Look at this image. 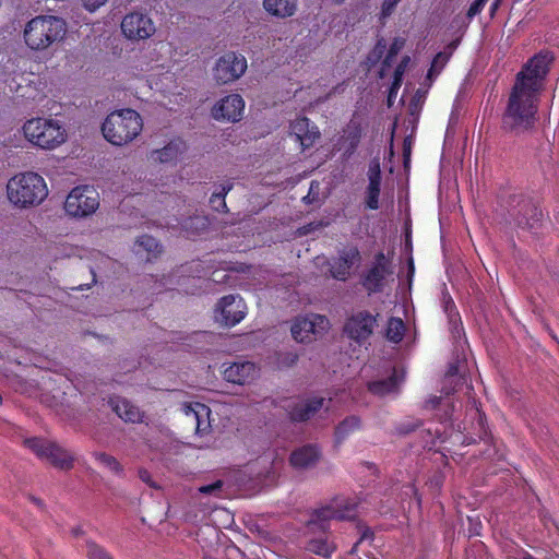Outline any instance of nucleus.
I'll list each match as a JSON object with an SVG mask.
<instances>
[{"label": "nucleus", "instance_id": "f257e3e1", "mask_svg": "<svg viewBox=\"0 0 559 559\" xmlns=\"http://www.w3.org/2000/svg\"><path fill=\"white\" fill-rule=\"evenodd\" d=\"M550 60L547 53L536 55L518 73L503 115L507 129L520 132L534 126Z\"/></svg>", "mask_w": 559, "mask_h": 559}, {"label": "nucleus", "instance_id": "f03ea898", "mask_svg": "<svg viewBox=\"0 0 559 559\" xmlns=\"http://www.w3.org/2000/svg\"><path fill=\"white\" fill-rule=\"evenodd\" d=\"M47 195V183L37 173H19L8 180L7 198L16 209L37 206L44 202Z\"/></svg>", "mask_w": 559, "mask_h": 559}, {"label": "nucleus", "instance_id": "7ed1b4c3", "mask_svg": "<svg viewBox=\"0 0 559 559\" xmlns=\"http://www.w3.org/2000/svg\"><path fill=\"white\" fill-rule=\"evenodd\" d=\"M142 130L141 115L130 108L110 112L102 124L105 140L115 146H123L133 142Z\"/></svg>", "mask_w": 559, "mask_h": 559}, {"label": "nucleus", "instance_id": "20e7f679", "mask_svg": "<svg viewBox=\"0 0 559 559\" xmlns=\"http://www.w3.org/2000/svg\"><path fill=\"white\" fill-rule=\"evenodd\" d=\"M66 33L67 24L62 19L52 15H39L25 25L23 37L29 49L41 51L61 41Z\"/></svg>", "mask_w": 559, "mask_h": 559}, {"label": "nucleus", "instance_id": "39448f33", "mask_svg": "<svg viewBox=\"0 0 559 559\" xmlns=\"http://www.w3.org/2000/svg\"><path fill=\"white\" fill-rule=\"evenodd\" d=\"M22 132L29 144L46 151L57 148L66 142L68 136L64 126L50 117H35L26 120Z\"/></svg>", "mask_w": 559, "mask_h": 559}, {"label": "nucleus", "instance_id": "423d86ee", "mask_svg": "<svg viewBox=\"0 0 559 559\" xmlns=\"http://www.w3.org/2000/svg\"><path fill=\"white\" fill-rule=\"evenodd\" d=\"M355 516V503L347 498L337 497L324 507L316 510L308 521L309 531L324 532L329 527L331 520H349Z\"/></svg>", "mask_w": 559, "mask_h": 559}, {"label": "nucleus", "instance_id": "0eeeda50", "mask_svg": "<svg viewBox=\"0 0 559 559\" xmlns=\"http://www.w3.org/2000/svg\"><path fill=\"white\" fill-rule=\"evenodd\" d=\"M99 207L98 192L88 186L73 188L64 202L67 214L72 217H86L96 212Z\"/></svg>", "mask_w": 559, "mask_h": 559}, {"label": "nucleus", "instance_id": "6e6552de", "mask_svg": "<svg viewBox=\"0 0 559 559\" xmlns=\"http://www.w3.org/2000/svg\"><path fill=\"white\" fill-rule=\"evenodd\" d=\"M330 329V321L321 314L298 317L292 325L293 337L300 343H309L321 337Z\"/></svg>", "mask_w": 559, "mask_h": 559}, {"label": "nucleus", "instance_id": "1a4fd4ad", "mask_svg": "<svg viewBox=\"0 0 559 559\" xmlns=\"http://www.w3.org/2000/svg\"><path fill=\"white\" fill-rule=\"evenodd\" d=\"M247 67V60L242 55L229 51L216 61L213 78L217 84H228L241 78Z\"/></svg>", "mask_w": 559, "mask_h": 559}, {"label": "nucleus", "instance_id": "9d476101", "mask_svg": "<svg viewBox=\"0 0 559 559\" xmlns=\"http://www.w3.org/2000/svg\"><path fill=\"white\" fill-rule=\"evenodd\" d=\"M24 444L38 457L48 460L56 467L69 469L73 464V456L59 445L39 438H29Z\"/></svg>", "mask_w": 559, "mask_h": 559}, {"label": "nucleus", "instance_id": "9b49d317", "mask_svg": "<svg viewBox=\"0 0 559 559\" xmlns=\"http://www.w3.org/2000/svg\"><path fill=\"white\" fill-rule=\"evenodd\" d=\"M246 314L247 306L239 295L222 297L214 309V320L225 326H235Z\"/></svg>", "mask_w": 559, "mask_h": 559}, {"label": "nucleus", "instance_id": "f8f14e48", "mask_svg": "<svg viewBox=\"0 0 559 559\" xmlns=\"http://www.w3.org/2000/svg\"><path fill=\"white\" fill-rule=\"evenodd\" d=\"M121 32L129 40H144L155 34V24L152 19L140 12L127 14L121 21Z\"/></svg>", "mask_w": 559, "mask_h": 559}, {"label": "nucleus", "instance_id": "ddd939ff", "mask_svg": "<svg viewBox=\"0 0 559 559\" xmlns=\"http://www.w3.org/2000/svg\"><path fill=\"white\" fill-rule=\"evenodd\" d=\"M243 111V98L239 94H229L214 104L212 117L218 121L237 122L242 118Z\"/></svg>", "mask_w": 559, "mask_h": 559}, {"label": "nucleus", "instance_id": "4468645a", "mask_svg": "<svg viewBox=\"0 0 559 559\" xmlns=\"http://www.w3.org/2000/svg\"><path fill=\"white\" fill-rule=\"evenodd\" d=\"M181 411L186 418L194 425L195 432L203 435L211 428V409L205 404L193 402L185 403Z\"/></svg>", "mask_w": 559, "mask_h": 559}, {"label": "nucleus", "instance_id": "2eb2a0df", "mask_svg": "<svg viewBox=\"0 0 559 559\" xmlns=\"http://www.w3.org/2000/svg\"><path fill=\"white\" fill-rule=\"evenodd\" d=\"M376 323V317L372 314L358 312L347 321L345 332L350 338L362 341L372 334Z\"/></svg>", "mask_w": 559, "mask_h": 559}, {"label": "nucleus", "instance_id": "dca6fc26", "mask_svg": "<svg viewBox=\"0 0 559 559\" xmlns=\"http://www.w3.org/2000/svg\"><path fill=\"white\" fill-rule=\"evenodd\" d=\"M323 399H313L310 401H304L300 399H290L285 402V408L287 409L293 420H307L313 416L321 407H323Z\"/></svg>", "mask_w": 559, "mask_h": 559}, {"label": "nucleus", "instance_id": "f3484780", "mask_svg": "<svg viewBox=\"0 0 559 559\" xmlns=\"http://www.w3.org/2000/svg\"><path fill=\"white\" fill-rule=\"evenodd\" d=\"M359 262L360 253L357 248L344 249L331 264L332 276L336 280H345L350 274V270Z\"/></svg>", "mask_w": 559, "mask_h": 559}, {"label": "nucleus", "instance_id": "a211bd4d", "mask_svg": "<svg viewBox=\"0 0 559 559\" xmlns=\"http://www.w3.org/2000/svg\"><path fill=\"white\" fill-rule=\"evenodd\" d=\"M224 378L231 383H250L259 376L258 367L250 361L234 362L224 369Z\"/></svg>", "mask_w": 559, "mask_h": 559}, {"label": "nucleus", "instance_id": "6ab92c4d", "mask_svg": "<svg viewBox=\"0 0 559 559\" xmlns=\"http://www.w3.org/2000/svg\"><path fill=\"white\" fill-rule=\"evenodd\" d=\"M290 133L295 135L302 150L312 146L320 136L317 126L311 124L305 117L297 118L290 123Z\"/></svg>", "mask_w": 559, "mask_h": 559}, {"label": "nucleus", "instance_id": "aec40b11", "mask_svg": "<svg viewBox=\"0 0 559 559\" xmlns=\"http://www.w3.org/2000/svg\"><path fill=\"white\" fill-rule=\"evenodd\" d=\"M320 459V451L316 445H304L290 454V464L298 469H306L314 466Z\"/></svg>", "mask_w": 559, "mask_h": 559}, {"label": "nucleus", "instance_id": "412c9836", "mask_svg": "<svg viewBox=\"0 0 559 559\" xmlns=\"http://www.w3.org/2000/svg\"><path fill=\"white\" fill-rule=\"evenodd\" d=\"M181 153V143L171 141L163 148L153 150L148 155V162L153 165L171 164L176 162Z\"/></svg>", "mask_w": 559, "mask_h": 559}, {"label": "nucleus", "instance_id": "4be33fe9", "mask_svg": "<svg viewBox=\"0 0 559 559\" xmlns=\"http://www.w3.org/2000/svg\"><path fill=\"white\" fill-rule=\"evenodd\" d=\"M264 10L272 16L286 19L297 11V0H263Z\"/></svg>", "mask_w": 559, "mask_h": 559}, {"label": "nucleus", "instance_id": "5701e85b", "mask_svg": "<svg viewBox=\"0 0 559 559\" xmlns=\"http://www.w3.org/2000/svg\"><path fill=\"white\" fill-rule=\"evenodd\" d=\"M110 405L112 411L124 421L138 423L142 419L141 411L124 399H111Z\"/></svg>", "mask_w": 559, "mask_h": 559}, {"label": "nucleus", "instance_id": "b1692460", "mask_svg": "<svg viewBox=\"0 0 559 559\" xmlns=\"http://www.w3.org/2000/svg\"><path fill=\"white\" fill-rule=\"evenodd\" d=\"M384 255L379 254L377 265L373 266L365 277V286L371 290L377 292L380 289L384 275L386 273L384 265Z\"/></svg>", "mask_w": 559, "mask_h": 559}, {"label": "nucleus", "instance_id": "393cba45", "mask_svg": "<svg viewBox=\"0 0 559 559\" xmlns=\"http://www.w3.org/2000/svg\"><path fill=\"white\" fill-rule=\"evenodd\" d=\"M455 47L456 44L452 43L451 45H449L445 51H441L435 56L427 73V80L430 81V83L441 73V71L450 60Z\"/></svg>", "mask_w": 559, "mask_h": 559}, {"label": "nucleus", "instance_id": "a878e982", "mask_svg": "<svg viewBox=\"0 0 559 559\" xmlns=\"http://www.w3.org/2000/svg\"><path fill=\"white\" fill-rule=\"evenodd\" d=\"M307 548L309 551L318 556H321L323 558H330L332 554L335 551L336 546L326 536H321L317 538H311L308 542Z\"/></svg>", "mask_w": 559, "mask_h": 559}, {"label": "nucleus", "instance_id": "bb28decb", "mask_svg": "<svg viewBox=\"0 0 559 559\" xmlns=\"http://www.w3.org/2000/svg\"><path fill=\"white\" fill-rule=\"evenodd\" d=\"M401 381V378L394 372L386 379L372 381L368 383V389L374 394L384 395L393 392Z\"/></svg>", "mask_w": 559, "mask_h": 559}, {"label": "nucleus", "instance_id": "cd10ccee", "mask_svg": "<svg viewBox=\"0 0 559 559\" xmlns=\"http://www.w3.org/2000/svg\"><path fill=\"white\" fill-rule=\"evenodd\" d=\"M405 46V39L403 37H396L393 39L389 51L385 56V59L383 61V64L379 71L380 78H384L386 75L388 69L391 67V63L393 62L396 55L404 48Z\"/></svg>", "mask_w": 559, "mask_h": 559}, {"label": "nucleus", "instance_id": "c85d7f7f", "mask_svg": "<svg viewBox=\"0 0 559 559\" xmlns=\"http://www.w3.org/2000/svg\"><path fill=\"white\" fill-rule=\"evenodd\" d=\"M405 334V324L402 319L391 318L388 321L385 336L390 342L399 343Z\"/></svg>", "mask_w": 559, "mask_h": 559}, {"label": "nucleus", "instance_id": "c756f323", "mask_svg": "<svg viewBox=\"0 0 559 559\" xmlns=\"http://www.w3.org/2000/svg\"><path fill=\"white\" fill-rule=\"evenodd\" d=\"M409 62H411V58L406 56V57H403V59L396 67L395 71H394L393 82L390 87L389 99H391L397 93V91L402 84L403 75H404Z\"/></svg>", "mask_w": 559, "mask_h": 559}, {"label": "nucleus", "instance_id": "7c9ffc66", "mask_svg": "<svg viewBox=\"0 0 559 559\" xmlns=\"http://www.w3.org/2000/svg\"><path fill=\"white\" fill-rule=\"evenodd\" d=\"M360 425V421L357 417L352 416L346 418L344 421H342L337 428H336V438L338 440H342L348 435L349 432L358 429Z\"/></svg>", "mask_w": 559, "mask_h": 559}, {"label": "nucleus", "instance_id": "2f4dec72", "mask_svg": "<svg viewBox=\"0 0 559 559\" xmlns=\"http://www.w3.org/2000/svg\"><path fill=\"white\" fill-rule=\"evenodd\" d=\"M380 183L369 181L367 188V206L371 210H377L379 207V194H380Z\"/></svg>", "mask_w": 559, "mask_h": 559}, {"label": "nucleus", "instance_id": "473e14b6", "mask_svg": "<svg viewBox=\"0 0 559 559\" xmlns=\"http://www.w3.org/2000/svg\"><path fill=\"white\" fill-rule=\"evenodd\" d=\"M95 459L97 462H99L102 465H104L105 467H107L109 471H111L114 473H119L121 471V467H120V464L118 463V461L115 457H112L106 453H96Z\"/></svg>", "mask_w": 559, "mask_h": 559}, {"label": "nucleus", "instance_id": "72a5a7b5", "mask_svg": "<svg viewBox=\"0 0 559 559\" xmlns=\"http://www.w3.org/2000/svg\"><path fill=\"white\" fill-rule=\"evenodd\" d=\"M136 246L143 248L148 253H155L158 251V242L151 236H142L136 240Z\"/></svg>", "mask_w": 559, "mask_h": 559}, {"label": "nucleus", "instance_id": "f704fd0d", "mask_svg": "<svg viewBox=\"0 0 559 559\" xmlns=\"http://www.w3.org/2000/svg\"><path fill=\"white\" fill-rule=\"evenodd\" d=\"M205 226L206 221L204 217L201 216L191 217L183 225L187 236H192L194 234L192 230H190V228L194 227L195 229H201L204 228Z\"/></svg>", "mask_w": 559, "mask_h": 559}, {"label": "nucleus", "instance_id": "c9c22d12", "mask_svg": "<svg viewBox=\"0 0 559 559\" xmlns=\"http://www.w3.org/2000/svg\"><path fill=\"white\" fill-rule=\"evenodd\" d=\"M87 556L90 559H112L103 548L94 543L87 544Z\"/></svg>", "mask_w": 559, "mask_h": 559}, {"label": "nucleus", "instance_id": "e433bc0d", "mask_svg": "<svg viewBox=\"0 0 559 559\" xmlns=\"http://www.w3.org/2000/svg\"><path fill=\"white\" fill-rule=\"evenodd\" d=\"M368 179L373 182H381V169L379 162H371L368 169Z\"/></svg>", "mask_w": 559, "mask_h": 559}, {"label": "nucleus", "instance_id": "4c0bfd02", "mask_svg": "<svg viewBox=\"0 0 559 559\" xmlns=\"http://www.w3.org/2000/svg\"><path fill=\"white\" fill-rule=\"evenodd\" d=\"M385 48H386L385 43L383 40H379L369 57V61L372 63L377 62L378 59L384 53Z\"/></svg>", "mask_w": 559, "mask_h": 559}, {"label": "nucleus", "instance_id": "58836bf2", "mask_svg": "<svg viewBox=\"0 0 559 559\" xmlns=\"http://www.w3.org/2000/svg\"><path fill=\"white\" fill-rule=\"evenodd\" d=\"M487 1L488 0H475L467 11V16L472 19L478 13H480Z\"/></svg>", "mask_w": 559, "mask_h": 559}, {"label": "nucleus", "instance_id": "ea45409f", "mask_svg": "<svg viewBox=\"0 0 559 559\" xmlns=\"http://www.w3.org/2000/svg\"><path fill=\"white\" fill-rule=\"evenodd\" d=\"M231 189V186H228V187H224L223 188V191L221 193H214L211 198V203L215 206L216 202H218L219 204L223 205V207L226 206L225 204V195L227 194V192Z\"/></svg>", "mask_w": 559, "mask_h": 559}, {"label": "nucleus", "instance_id": "a19ab883", "mask_svg": "<svg viewBox=\"0 0 559 559\" xmlns=\"http://www.w3.org/2000/svg\"><path fill=\"white\" fill-rule=\"evenodd\" d=\"M107 0H83L84 8L90 12L96 11L98 8L104 5Z\"/></svg>", "mask_w": 559, "mask_h": 559}, {"label": "nucleus", "instance_id": "79ce46f5", "mask_svg": "<svg viewBox=\"0 0 559 559\" xmlns=\"http://www.w3.org/2000/svg\"><path fill=\"white\" fill-rule=\"evenodd\" d=\"M399 1L400 0H384L382 4V14L384 16L390 15Z\"/></svg>", "mask_w": 559, "mask_h": 559}, {"label": "nucleus", "instance_id": "37998d69", "mask_svg": "<svg viewBox=\"0 0 559 559\" xmlns=\"http://www.w3.org/2000/svg\"><path fill=\"white\" fill-rule=\"evenodd\" d=\"M221 486H222V483L221 481H216V483L207 485V486H202V487H200L199 490L202 493H212L215 490H217L218 488H221Z\"/></svg>", "mask_w": 559, "mask_h": 559}, {"label": "nucleus", "instance_id": "c03bdc74", "mask_svg": "<svg viewBox=\"0 0 559 559\" xmlns=\"http://www.w3.org/2000/svg\"><path fill=\"white\" fill-rule=\"evenodd\" d=\"M459 373L457 368L451 367L445 376V382L452 383L456 380V376Z\"/></svg>", "mask_w": 559, "mask_h": 559}, {"label": "nucleus", "instance_id": "a18cd8bd", "mask_svg": "<svg viewBox=\"0 0 559 559\" xmlns=\"http://www.w3.org/2000/svg\"><path fill=\"white\" fill-rule=\"evenodd\" d=\"M441 403L440 397H431L427 401V407L435 408Z\"/></svg>", "mask_w": 559, "mask_h": 559}, {"label": "nucleus", "instance_id": "49530a36", "mask_svg": "<svg viewBox=\"0 0 559 559\" xmlns=\"http://www.w3.org/2000/svg\"><path fill=\"white\" fill-rule=\"evenodd\" d=\"M140 478L145 481V483H148L150 481V474L148 472L146 471H140Z\"/></svg>", "mask_w": 559, "mask_h": 559}, {"label": "nucleus", "instance_id": "de8ad7c7", "mask_svg": "<svg viewBox=\"0 0 559 559\" xmlns=\"http://www.w3.org/2000/svg\"><path fill=\"white\" fill-rule=\"evenodd\" d=\"M499 2L500 0H496L492 4H491V11L495 12L499 5Z\"/></svg>", "mask_w": 559, "mask_h": 559}, {"label": "nucleus", "instance_id": "09e8293b", "mask_svg": "<svg viewBox=\"0 0 559 559\" xmlns=\"http://www.w3.org/2000/svg\"><path fill=\"white\" fill-rule=\"evenodd\" d=\"M165 80H167L169 82H174V74L167 73L166 76H165Z\"/></svg>", "mask_w": 559, "mask_h": 559}, {"label": "nucleus", "instance_id": "8fccbe9b", "mask_svg": "<svg viewBox=\"0 0 559 559\" xmlns=\"http://www.w3.org/2000/svg\"><path fill=\"white\" fill-rule=\"evenodd\" d=\"M152 84H154V85H155V87H156L158 91H160V92H165V90L163 88V86H158V83H157V82H153V81H152Z\"/></svg>", "mask_w": 559, "mask_h": 559}, {"label": "nucleus", "instance_id": "3c124183", "mask_svg": "<svg viewBox=\"0 0 559 559\" xmlns=\"http://www.w3.org/2000/svg\"><path fill=\"white\" fill-rule=\"evenodd\" d=\"M526 559H534V558L530 556V557H527Z\"/></svg>", "mask_w": 559, "mask_h": 559}]
</instances>
